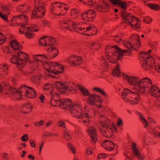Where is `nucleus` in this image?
Listing matches in <instances>:
<instances>
[{
  "label": "nucleus",
  "mask_w": 160,
  "mask_h": 160,
  "mask_svg": "<svg viewBox=\"0 0 160 160\" xmlns=\"http://www.w3.org/2000/svg\"><path fill=\"white\" fill-rule=\"evenodd\" d=\"M117 5L122 9L121 15L122 17L125 20V22L134 29L139 28L140 26V21L136 17L125 11L127 8V3L124 1L120 0Z\"/></svg>",
  "instance_id": "obj_1"
},
{
  "label": "nucleus",
  "mask_w": 160,
  "mask_h": 160,
  "mask_svg": "<svg viewBox=\"0 0 160 160\" xmlns=\"http://www.w3.org/2000/svg\"><path fill=\"white\" fill-rule=\"evenodd\" d=\"M81 2L85 4L95 5L97 9L102 12H107L109 10V6L107 2L102 1L95 0L94 2L92 0H81Z\"/></svg>",
  "instance_id": "obj_2"
},
{
  "label": "nucleus",
  "mask_w": 160,
  "mask_h": 160,
  "mask_svg": "<svg viewBox=\"0 0 160 160\" xmlns=\"http://www.w3.org/2000/svg\"><path fill=\"white\" fill-rule=\"evenodd\" d=\"M34 3V9L32 11V17L34 18L42 17L45 12L43 2L41 0H35Z\"/></svg>",
  "instance_id": "obj_3"
},
{
  "label": "nucleus",
  "mask_w": 160,
  "mask_h": 160,
  "mask_svg": "<svg viewBox=\"0 0 160 160\" xmlns=\"http://www.w3.org/2000/svg\"><path fill=\"white\" fill-rule=\"evenodd\" d=\"M123 45L127 48L137 50L140 46L139 36L137 34L132 35L129 40L123 42Z\"/></svg>",
  "instance_id": "obj_4"
},
{
  "label": "nucleus",
  "mask_w": 160,
  "mask_h": 160,
  "mask_svg": "<svg viewBox=\"0 0 160 160\" xmlns=\"http://www.w3.org/2000/svg\"><path fill=\"white\" fill-rule=\"evenodd\" d=\"M63 7L65 11L68 10L69 8V7L65 3L59 2H55L52 4L51 10L55 15L58 16L64 15L66 12H64L62 9Z\"/></svg>",
  "instance_id": "obj_5"
},
{
  "label": "nucleus",
  "mask_w": 160,
  "mask_h": 160,
  "mask_svg": "<svg viewBox=\"0 0 160 160\" xmlns=\"http://www.w3.org/2000/svg\"><path fill=\"white\" fill-rule=\"evenodd\" d=\"M124 53H127L128 56L131 55V52L127 50H123L119 48H117V49L115 51L112 53H111L109 56L107 57L109 61L112 63H116L118 59L123 57Z\"/></svg>",
  "instance_id": "obj_6"
},
{
  "label": "nucleus",
  "mask_w": 160,
  "mask_h": 160,
  "mask_svg": "<svg viewBox=\"0 0 160 160\" xmlns=\"http://www.w3.org/2000/svg\"><path fill=\"white\" fill-rule=\"evenodd\" d=\"M139 57V59L142 62V66L144 68L150 67L152 66L151 64L154 63L153 58L146 52H141Z\"/></svg>",
  "instance_id": "obj_7"
},
{
  "label": "nucleus",
  "mask_w": 160,
  "mask_h": 160,
  "mask_svg": "<svg viewBox=\"0 0 160 160\" xmlns=\"http://www.w3.org/2000/svg\"><path fill=\"white\" fill-rule=\"evenodd\" d=\"M61 28L70 31L74 30L76 32L79 33L80 29L78 27V25L76 24L73 21L68 20H65L60 23Z\"/></svg>",
  "instance_id": "obj_8"
},
{
  "label": "nucleus",
  "mask_w": 160,
  "mask_h": 160,
  "mask_svg": "<svg viewBox=\"0 0 160 160\" xmlns=\"http://www.w3.org/2000/svg\"><path fill=\"white\" fill-rule=\"evenodd\" d=\"M96 15L95 11L90 10L83 12L81 15V16L83 20L91 22L94 19Z\"/></svg>",
  "instance_id": "obj_9"
},
{
  "label": "nucleus",
  "mask_w": 160,
  "mask_h": 160,
  "mask_svg": "<svg viewBox=\"0 0 160 160\" xmlns=\"http://www.w3.org/2000/svg\"><path fill=\"white\" fill-rule=\"evenodd\" d=\"M10 13L9 6L5 5H0V17L3 19L5 22H8L7 16Z\"/></svg>",
  "instance_id": "obj_10"
},
{
  "label": "nucleus",
  "mask_w": 160,
  "mask_h": 160,
  "mask_svg": "<svg viewBox=\"0 0 160 160\" xmlns=\"http://www.w3.org/2000/svg\"><path fill=\"white\" fill-rule=\"evenodd\" d=\"M19 31L21 33H25L26 37L29 39L32 38L34 36V33L32 32L31 30L30 27L26 26H21L19 29Z\"/></svg>",
  "instance_id": "obj_11"
},
{
  "label": "nucleus",
  "mask_w": 160,
  "mask_h": 160,
  "mask_svg": "<svg viewBox=\"0 0 160 160\" xmlns=\"http://www.w3.org/2000/svg\"><path fill=\"white\" fill-rule=\"evenodd\" d=\"M80 58L77 55H72L67 59V62L72 66H76L80 64Z\"/></svg>",
  "instance_id": "obj_12"
},
{
  "label": "nucleus",
  "mask_w": 160,
  "mask_h": 160,
  "mask_svg": "<svg viewBox=\"0 0 160 160\" xmlns=\"http://www.w3.org/2000/svg\"><path fill=\"white\" fill-rule=\"evenodd\" d=\"M102 146L106 150L109 151L112 150L115 147L114 143L112 141L106 139L102 144Z\"/></svg>",
  "instance_id": "obj_13"
},
{
  "label": "nucleus",
  "mask_w": 160,
  "mask_h": 160,
  "mask_svg": "<svg viewBox=\"0 0 160 160\" xmlns=\"http://www.w3.org/2000/svg\"><path fill=\"white\" fill-rule=\"evenodd\" d=\"M48 54L46 56L47 58L52 59L57 56L58 53V50L55 47H52L49 48L47 50Z\"/></svg>",
  "instance_id": "obj_14"
},
{
  "label": "nucleus",
  "mask_w": 160,
  "mask_h": 160,
  "mask_svg": "<svg viewBox=\"0 0 160 160\" xmlns=\"http://www.w3.org/2000/svg\"><path fill=\"white\" fill-rule=\"evenodd\" d=\"M79 104L78 102L75 103L72 105V108L70 110L71 114L74 117L77 118H80V112L78 110H75L78 107L79 108Z\"/></svg>",
  "instance_id": "obj_15"
},
{
  "label": "nucleus",
  "mask_w": 160,
  "mask_h": 160,
  "mask_svg": "<svg viewBox=\"0 0 160 160\" xmlns=\"http://www.w3.org/2000/svg\"><path fill=\"white\" fill-rule=\"evenodd\" d=\"M122 74L123 79H126L130 85L134 86L137 85V86L138 87V82L136 81V80L134 81V79L138 78H137L133 77H130L128 75L125 74L123 73H122Z\"/></svg>",
  "instance_id": "obj_16"
},
{
  "label": "nucleus",
  "mask_w": 160,
  "mask_h": 160,
  "mask_svg": "<svg viewBox=\"0 0 160 160\" xmlns=\"http://www.w3.org/2000/svg\"><path fill=\"white\" fill-rule=\"evenodd\" d=\"M26 94H24V96L29 95L30 93V95L28 96V98H35L36 96V92L35 90L32 88L30 87H27L25 89Z\"/></svg>",
  "instance_id": "obj_17"
},
{
  "label": "nucleus",
  "mask_w": 160,
  "mask_h": 160,
  "mask_svg": "<svg viewBox=\"0 0 160 160\" xmlns=\"http://www.w3.org/2000/svg\"><path fill=\"white\" fill-rule=\"evenodd\" d=\"M61 103L62 108L65 109L72 108V103L70 99L66 98H62V99Z\"/></svg>",
  "instance_id": "obj_18"
},
{
  "label": "nucleus",
  "mask_w": 160,
  "mask_h": 160,
  "mask_svg": "<svg viewBox=\"0 0 160 160\" xmlns=\"http://www.w3.org/2000/svg\"><path fill=\"white\" fill-rule=\"evenodd\" d=\"M132 149L135 155L138 158L139 160H144V157L142 156L139 151H138V148L136 147L137 144L135 142L132 143Z\"/></svg>",
  "instance_id": "obj_19"
},
{
  "label": "nucleus",
  "mask_w": 160,
  "mask_h": 160,
  "mask_svg": "<svg viewBox=\"0 0 160 160\" xmlns=\"http://www.w3.org/2000/svg\"><path fill=\"white\" fill-rule=\"evenodd\" d=\"M149 92L151 95L156 98H158L160 96V90L156 86L154 85L151 87Z\"/></svg>",
  "instance_id": "obj_20"
},
{
  "label": "nucleus",
  "mask_w": 160,
  "mask_h": 160,
  "mask_svg": "<svg viewBox=\"0 0 160 160\" xmlns=\"http://www.w3.org/2000/svg\"><path fill=\"white\" fill-rule=\"evenodd\" d=\"M88 103L91 105L97 106L95 104L96 102H98L97 99L96 94H93L90 95V96L87 99Z\"/></svg>",
  "instance_id": "obj_21"
},
{
  "label": "nucleus",
  "mask_w": 160,
  "mask_h": 160,
  "mask_svg": "<svg viewBox=\"0 0 160 160\" xmlns=\"http://www.w3.org/2000/svg\"><path fill=\"white\" fill-rule=\"evenodd\" d=\"M18 58L21 61V63H23L25 61L28 60L29 59V56L26 53L22 51H19L18 54Z\"/></svg>",
  "instance_id": "obj_22"
},
{
  "label": "nucleus",
  "mask_w": 160,
  "mask_h": 160,
  "mask_svg": "<svg viewBox=\"0 0 160 160\" xmlns=\"http://www.w3.org/2000/svg\"><path fill=\"white\" fill-rule=\"evenodd\" d=\"M148 85L147 78L146 77L142 79L138 82V88H139L141 89H143L144 88H149V86Z\"/></svg>",
  "instance_id": "obj_23"
},
{
  "label": "nucleus",
  "mask_w": 160,
  "mask_h": 160,
  "mask_svg": "<svg viewBox=\"0 0 160 160\" xmlns=\"http://www.w3.org/2000/svg\"><path fill=\"white\" fill-rule=\"evenodd\" d=\"M117 48H119L116 46L115 47H112L111 46L107 45L105 49V54L107 57H108L112 53L117 49Z\"/></svg>",
  "instance_id": "obj_24"
},
{
  "label": "nucleus",
  "mask_w": 160,
  "mask_h": 160,
  "mask_svg": "<svg viewBox=\"0 0 160 160\" xmlns=\"http://www.w3.org/2000/svg\"><path fill=\"white\" fill-rule=\"evenodd\" d=\"M54 85L57 90L60 92L63 93H65V89L64 90L65 88V84L60 82L56 81L55 82Z\"/></svg>",
  "instance_id": "obj_25"
},
{
  "label": "nucleus",
  "mask_w": 160,
  "mask_h": 160,
  "mask_svg": "<svg viewBox=\"0 0 160 160\" xmlns=\"http://www.w3.org/2000/svg\"><path fill=\"white\" fill-rule=\"evenodd\" d=\"M21 109L22 113L26 114L32 111V107L29 103H26L22 106Z\"/></svg>",
  "instance_id": "obj_26"
},
{
  "label": "nucleus",
  "mask_w": 160,
  "mask_h": 160,
  "mask_svg": "<svg viewBox=\"0 0 160 160\" xmlns=\"http://www.w3.org/2000/svg\"><path fill=\"white\" fill-rule=\"evenodd\" d=\"M17 11L22 13H26L29 10V7L27 4L20 5L17 8Z\"/></svg>",
  "instance_id": "obj_27"
},
{
  "label": "nucleus",
  "mask_w": 160,
  "mask_h": 160,
  "mask_svg": "<svg viewBox=\"0 0 160 160\" xmlns=\"http://www.w3.org/2000/svg\"><path fill=\"white\" fill-rule=\"evenodd\" d=\"M48 72H46L45 73V75L46 77H49L54 78H55V76L51 75L50 74H52L55 76L58 75L59 73H63L64 71H47Z\"/></svg>",
  "instance_id": "obj_28"
},
{
  "label": "nucleus",
  "mask_w": 160,
  "mask_h": 160,
  "mask_svg": "<svg viewBox=\"0 0 160 160\" xmlns=\"http://www.w3.org/2000/svg\"><path fill=\"white\" fill-rule=\"evenodd\" d=\"M11 45L14 49L16 50H20L22 47L20 44L16 40H13L10 42Z\"/></svg>",
  "instance_id": "obj_29"
},
{
  "label": "nucleus",
  "mask_w": 160,
  "mask_h": 160,
  "mask_svg": "<svg viewBox=\"0 0 160 160\" xmlns=\"http://www.w3.org/2000/svg\"><path fill=\"white\" fill-rule=\"evenodd\" d=\"M11 61L13 63L17 64V65L19 68L23 67V65L21 64V61L18 57V56L16 55L13 56L11 58Z\"/></svg>",
  "instance_id": "obj_30"
},
{
  "label": "nucleus",
  "mask_w": 160,
  "mask_h": 160,
  "mask_svg": "<svg viewBox=\"0 0 160 160\" xmlns=\"http://www.w3.org/2000/svg\"><path fill=\"white\" fill-rule=\"evenodd\" d=\"M89 47L92 50H97L100 48V45L98 42L94 41L90 43Z\"/></svg>",
  "instance_id": "obj_31"
},
{
  "label": "nucleus",
  "mask_w": 160,
  "mask_h": 160,
  "mask_svg": "<svg viewBox=\"0 0 160 160\" xmlns=\"http://www.w3.org/2000/svg\"><path fill=\"white\" fill-rule=\"evenodd\" d=\"M26 86L25 85H22L20 88H18V90L17 92V94H18L19 95V97H18V98L20 99L21 98V95H22V93L24 92L25 93H26V91L25 90Z\"/></svg>",
  "instance_id": "obj_32"
},
{
  "label": "nucleus",
  "mask_w": 160,
  "mask_h": 160,
  "mask_svg": "<svg viewBox=\"0 0 160 160\" xmlns=\"http://www.w3.org/2000/svg\"><path fill=\"white\" fill-rule=\"evenodd\" d=\"M81 92L82 93V95L84 96H90L91 94L90 93L88 89L84 87L81 86Z\"/></svg>",
  "instance_id": "obj_33"
},
{
  "label": "nucleus",
  "mask_w": 160,
  "mask_h": 160,
  "mask_svg": "<svg viewBox=\"0 0 160 160\" xmlns=\"http://www.w3.org/2000/svg\"><path fill=\"white\" fill-rule=\"evenodd\" d=\"M55 43V40L54 38L51 37L46 36V46L52 45Z\"/></svg>",
  "instance_id": "obj_34"
},
{
  "label": "nucleus",
  "mask_w": 160,
  "mask_h": 160,
  "mask_svg": "<svg viewBox=\"0 0 160 160\" xmlns=\"http://www.w3.org/2000/svg\"><path fill=\"white\" fill-rule=\"evenodd\" d=\"M79 11L76 8L72 9L70 15L72 19H75L79 16Z\"/></svg>",
  "instance_id": "obj_35"
},
{
  "label": "nucleus",
  "mask_w": 160,
  "mask_h": 160,
  "mask_svg": "<svg viewBox=\"0 0 160 160\" xmlns=\"http://www.w3.org/2000/svg\"><path fill=\"white\" fill-rule=\"evenodd\" d=\"M53 62L46 63L42 65V67L45 70H50V69L53 70Z\"/></svg>",
  "instance_id": "obj_36"
},
{
  "label": "nucleus",
  "mask_w": 160,
  "mask_h": 160,
  "mask_svg": "<svg viewBox=\"0 0 160 160\" xmlns=\"http://www.w3.org/2000/svg\"><path fill=\"white\" fill-rule=\"evenodd\" d=\"M17 19H22L25 22L28 21V17L24 14H21L14 17L12 19V20H16Z\"/></svg>",
  "instance_id": "obj_37"
},
{
  "label": "nucleus",
  "mask_w": 160,
  "mask_h": 160,
  "mask_svg": "<svg viewBox=\"0 0 160 160\" xmlns=\"http://www.w3.org/2000/svg\"><path fill=\"white\" fill-rule=\"evenodd\" d=\"M8 87V84L6 82H0V92L2 90L4 92L7 90Z\"/></svg>",
  "instance_id": "obj_38"
},
{
  "label": "nucleus",
  "mask_w": 160,
  "mask_h": 160,
  "mask_svg": "<svg viewBox=\"0 0 160 160\" xmlns=\"http://www.w3.org/2000/svg\"><path fill=\"white\" fill-rule=\"evenodd\" d=\"M24 26L30 27L31 30L35 32H37L39 29V26L37 24H32L31 25L26 24Z\"/></svg>",
  "instance_id": "obj_39"
},
{
  "label": "nucleus",
  "mask_w": 160,
  "mask_h": 160,
  "mask_svg": "<svg viewBox=\"0 0 160 160\" xmlns=\"http://www.w3.org/2000/svg\"><path fill=\"white\" fill-rule=\"evenodd\" d=\"M88 134L89 136L94 135H97V133L96 128L93 127H91L89 129Z\"/></svg>",
  "instance_id": "obj_40"
},
{
  "label": "nucleus",
  "mask_w": 160,
  "mask_h": 160,
  "mask_svg": "<svg viewBox=\"0 0 160 160\" xmlns=\"http://www.w3.org/2000/svg\"><path fill=\"white\" fill-rule=\"evenodd\" d=\"M37 61H34L31 64L32 65V69L33 70H36L37 69H40V63Z\"/></svg>",
  "instance_id": "obj_41"
},
{
  "label": "nucleus",
  "mask_w": 160,
  "mask_h": 160,
  "mask_svg": "<svg viewBox=\"0 0 160 160\" xmlns=\"http://www.w3.org/2000/svg\"><path fill=\"white\" fill-rule=\"evenodd\" d=\"M93 90L96 92H99L101 94L104 95L106 97H108V95L105 91L101 88H99L95 87L93 88Z\"/></svg>",
  "instance_id": "obj_42"
},
{
  "label": "nucleus",
  "mask_w": 160,
  "mask_h": 160,
  "mask_svg": "<svg viewBox=\"0 0 160 160\" xmlns=\"http://www.w3.org/2000/svg\"><path fill=\"white\" fill-rule=\"evenodd\" d=\"M53 68H55L56 69H61V70H64V69H66L60 63L53 62Z\"/></svg>",
  "instance_id": "obj_43"
},
{
  "label": "nucleus",
  "mask_w": 160,
  "mask_h": 160,
  "mask_svg": "<svg viewBox=\"0 0 160 160\" xmlns=\"http://www.w3.org/2000/svg\"><path fill=\"white\" fill-rule=\"evenodd\" d=\"M43 57L44 59H47V57L44 54H38L35 55L34 58L35 60V61H37L39 62H41V61H42V59L40 58V57Z\"/></svg>",
  "instance_id": "obj_44"
},
{
  "label": "nucleus",
  "mask_w": 160,
  "mask_h": 160,
  "mask_svg": "<svg viewBox=\"0 0 160 160\" xmlns=\"http://www.w3.org/2000/svg\"><path fill=\"white\" fill-rule=\"evenodd\" d=\"M8 90V93H11V94H14V95L15 96L17 95V92H18V90L14 88H10V86H9V84H8V88L7 89Z\"/></svg>",
  "instance_id": "obj_45"
},
{
  "label": "nucleus",
  "mask_w": 160,
  "mask_h": 160,
  "mask_svg": "<svg viewBox=\"0 0 160 160\" xmlns=\"http://www.w3.org/2000/svg\"><path fill=\"white\" fill-rule=\"evenodd\" d=\"M44 86L46 87L43 88L44 90L47 91L50 89L51 88V91L52 92V90L54 88L53 85L51 83H48L44 84Z\"/></svg>",
  "instance_id": "obj_46"
},
{
  "label": "nucleus",
  "mask_w": 160,
  "mask_h": 160,
  "mask_svg": "<svg viewBox=\"0 0 160 160\" xmlns=\"http://www.w3.org/2000/svg\"><path fill=\"white\" fill-rule=\"evenodd\" d=\"M46 36H44L40 39L39 40V44L42 46H46Z\"/></svg>",
  "instance_id": "obj_47"
},
{
  "label": "nucleus",
  "mask_w": 160,
  "mask_h": 160,
  "mask_svg": "<svg viewBox=\"0 0 160 160\" xmlns=\"http://www.w3.org/2000/svg\"><path fill=\"white\" fill-rule=\"evenodd\" d=\"M121 71H112V74L113 77H116L118 78L121 76Z\"/></svg>",
  "instance_id": "obj_48"
},
{
  "label": "nucleus",
  "mask_w": 160,
  "mask_h": 160,
  "mask_svg": "<svg viewBox=\"0 0 160 160\" xmlns=\"http://www.w3.org/2000/svg\"><path fill=\"white\" fill-rule=\"evenodd\" d=\"M106 134H103V136L107 138H110L112 137L113 134V132L112 130L109 128V131Z\"/></svg>",
  "instance_id": "obj_49"
},
{
  "label": "nucleus",
  "mask_w": 160,
  "mask_h": 160,
  "mask_svg": "<svg viewBox=\"0 0 160 160\" xmlns=\"http://www.w3.org/2000/svg\"><path fill=\"white\" fill-rule=\"evenodd\" d=\"M101 123L102 124L101 127L103 128H106L107 129L110 128L111 126L110 123V122H107V123H103V121H100Z\"/></svg>",
  "instance_id": "obj_50"
},
{
  "label": "nucleus",
  "mask_w": 160,
  "mask_h": 160,
  "mask_svg": "<svg viewBox=\"0 0 160 160\" xmlns=\"http://www.w3.org/2000/svg\"><path fill=\"white\" fill-rule=\"evenodd\" d=\"M64 138L66 140H69L71 139V136L69 134L68 131H66L64 134Z\"/></svg>",
  "instance_id": "obj_51"
},
{
  "label": "nucleus",
  "mask_w": 160,
  "mask_h": 160,
  "mask_svg": "<svg viewBox=\"0 0 160 160\" xmlns=\"http://www.w3.org/2000/svg\"><path fill=\"white\" fill-rule=\"evenodd\" d=\"M67 145L68 148H69L71 152L74 154H75L76 151L75 150L73 146L70 143H68Z\"/></svg>",
  "instance_id": "obj_52"
},
{
  "label": "nucleus",
  "mask_w": 160,
  "mask_h": 160,
  "mask_svg": "<svg viewBox=\"0 0 160 160\" xmlns=\"http://www.w3.org/2000/svg\"><path fill=\"white\" fill-rule=\"evenodd\" d=\"M6 41V38L4 36L0 33V45H2Z\"/></svg>",
  "instance_id": "obj_53"
},
{
  "label": "nucleus",
  "mask_w": 160,
  "mask_h": 160,
  "mask_svg": "<svg viewBox=\"0 0 160 160\" xmlns=\"http://www.w3.org/2000/svg\"><path fill=\"white\" fill-rule=\"evenodd\" d=\"M10 69V67L7 64L4 63L0 64V69L6 70Z\"/></svg>",
  "instance_id": "obj_54"
},
{
  "label": "nucleus",
  "mask_w": 160,
  "mask_h": 160,
  "mask_svg": "<svg viewBox=\"0 0 160 160\" xmlns=\"http://www.w3.org/2000/svg\"><path fill=\"white\" fill-rule=\"evenodd\" d=\"M82 29H85L86 30V31H88L89 30H91L92 29L93 30H96L95 27L93 25H91L89 27H87L86 28H81V31H82Z\"/></svg>",
  "instance_id": "obj_55"
},
{
  "label": "nucleus",
  "mask_w": 160,
  "mask_h": 160,
  "mask_svg": "<svg viewBox=\"0 0 160 160\" xmlns=\"http://www.w3.org/2000/svg\"><path fill=\"white\" fill-rule=\"evenodd\" d=\"M70 82H70L68 83H65V88H64V90L65 89V92L67 90L68 91H71L72 90L69 89V88H70L72 86V85L70 84Z\"/></svg>",
  "instance_id": "obj_56"
},
{
  "label": "nucleus",
  "mask_w": 160,
  "mask_h": 160,
  "mask_svg": "<svg viewBox=\"0 0 160 160\" xmlns=\"http://www.w3.org/2000/svg\"><path fill=\"white\" fill-rule=\"evenodd\" d=\"M58 97H60V95L58 93H54L52 95L50 100L57 99Z\"/></svg>",
  "instance_id": "obj_57"
},
{
  "label": "nucleus",
  "mask_w": 160,
  "mask_h": 160,
  "mask_svg": "<svg viewBox=\"0 0 160 160\" xmlns=\"http://www.w3.org/2000/svg\"><path fill=\"white\" fill-rule=\"evenodd\" d=\"M90 137L91 138L92 142L93 143H96L98 140V135L92 136Z\"/></svg>",
  "instance_id": "obj_58"
},
{
  "label": "nucleus",
  "mask_w": 160,
  "mask_h": 160,
  "mask_svg": "<svg viewBox=\"0 0 160 160\" xmlns=\"http://www.w3.org/2000/svg\"><path fill=\"white\" fill-rule=\"evenodd\" d=\"M62 100L60 97L58 98V99H57V102L56 103L55 105H57V107H61L62 108V104L61 103Z\"/></svg>",
  "instance_id": "obj_59"
},
{
  "label": "nucleus",
  "mask_w": 160,
  "mask_h": 160,
  "mask_svg": "<svg viewBox=\"0 0 160 160\" xmlns=\"http://www.w3.org/2000/svg\"><path fill=\"white\" fill-rule=\"evenodd\" d=\"M21 140L23 142L28 141L29 139L28 134H24L21 137Z\"/></svg>",
  "instance_id": "obj_60"
},
{
  "label": "nucleus",
  "mask_w": 160,
  "mask_h": 160,
  "mask_svg": "<svg viewBox=\"0 0 160 160\" xmlns=\"http://www.w3.org/2000/svg\"><path fill=\"white\" fill-rule=\"evenodd\" d=\"M43 124V121L42 120H41L39 122H36L34 123V125L36 127H39L42 126Z\"/></svg>",
  "instance_id": "obj_61"
},
{
  "label": "nucleus",
  "mask_w": 160,
  "mask_h": 160,
  "mask_svg": "<svg viewBox=\"0 0 160 160\" xmlns=\"http://www.w3.org/2000/svg\"><path fill=\"white\" fill-rule=\"evenodd\" d=\"M70 84H71L72 85V86L71 87L69 88V89L72 90L70 92H71V93H74L75 92V85L72 82H70Z\"/></svg>",
  "instance_id": "obj_62"
},
{
  "label": "nucleus",
  "mask_w": 160,
  "mask_h": 160,
  "mask_svg": "<svg viewBox=\"0 0 160 160\" xmlns=\"http://www.w3.org/2000/svg\"><path fill=\"white\" fill-rule=\"evenodd\" d=\"M7 71H0V77L2 78L5 77L7 74Z\"/></svg>",
  "instance_id": "obj_63"
},
{
  "label": "nucleus",
  "mask_w": 160,
  "mask_h": 160,
  "mask_svg": "<svg viewBox=\"0 0 160 160\" xmlns=\"http://www.w3.org/2000/svg\"><path fill=\"white\" fill-rule=\"evenodd\" d=\"M144 20L145 23H149L152 21V20L149 17H146L145 18Z\"/></svg>",
  "instance_id": "obj_64"
}]
</instances>
